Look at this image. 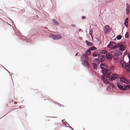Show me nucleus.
Listing matches in <instances>:
<instances>
[{
    "label": "nucleus",
    "instance_id": "f03ea898",
    "mask_svg": "<svg viewBox=\"0 0 130 130\" xmlns=\"http://www.w3.org/2000/svg\"><path fill=\"white\" fill-rule=\"evenodd\" d=\"M15 34L17 35L18 36L20 39L26 42H30V43L31 41L32 40V37H33V35H26V37L22 36L21 35L20 31L17 33H16Z\"/></svg>",
    "mask_w": 130,
    "mask_h": 130
},
{
    "label": "nucleus",
    "instance_id": "b1692460",
    "mask_svg": "<svg viewBox=\"0 0 130 130\" xmlns=\"http://www.w3.org/2000/svg\"><path fill=\"white\" fill-rule=\"evenodd\" d=\"M18 109V108H12L11 109V110L10 111H9V112H8L5 115H4V116L3 117H2L1 118H0V119L2 118L3 117H4L5 116H6V115H7L8 114V113H9L10 112V111H12L13 110H15V109Z\"/></svg>",
    "mask_w": 130,
    "mask_h": 130
},
{
    "label": "nucleus",
    "instance_id": "a211bd4d",
    "mask_svg": "<svg viewBox=\"0 0 130 130\" xmlns=\"http://www.w3.org/2000/svg\"><path fill=\"white\" fill-rule=\"evenodd\" d=\"M126 49V47L123 44H121L120 45V46L119 48V50L120 51H125Z\"/></svg>",
    "mask_w": 130,
    "mask_h": 130
},
{
    "label": "nucleus",
    "instance_id": "a18cd8bd",
    "mask_svg": "<svg viewBox=\"0 0 130 130\" xmlns=\"http://www.w3.org/2000/svg\"><path fill=\"white\" fill-rule=\"evenodd\" d=\"M90 34V35L91 36L92 38V34H93L92 32H91V34Z\"/></svg>",
    "mask_w": 130,
    "mask_h": 130
},
{
    "label": "nucleus",
    "instance_id": "864d4df0",
    "mask_svg": "<svg viewBox=\"0 0 130 130\" xmlns=\"http://www.w3.org/2000/svg\"><path fill=\"white\" fill-rule=\"evenodd\" d=\"M13 74L12 73H11H11L10 74V76H11V78H12V76H11V75H12V74Z\"/></svg>",
    "mask_w": 130,
    "mask_h": 130
},
{
    "label": "nucleus",
    "instance_id": "a878e982",
    "mask_svg": "<svg viewBox=\"0 0 130 130\" xmlns=\"http://www.w3.org/2000/svg\"><path fill=\"white\" fill-rule=\"evenodd\" d=\"M120 46V45L118 43L114 45V49L118 47L119 48Z\"/></svg>",
    "mask_w": 130,
    "mask_h": 130
},
{
    "label": "nucleus",
    "instance_id": "603ef678",
    "mask_svg": "<svg viewBox=\"0 0 130 130\" xmlns=\"http://www.w3.org/2000/svg\"><path fill=\"white\" fill-rule=\"evenodd\" d=\"M24 106L23 107H21V106H20V107H19V108H20V109H21V108H24Z\"/></svg>",
    "mask_w": 130,
    "mask_h": 130
},
{
    "label": "nucleus",
    "instance_id": "393cba45",
    "mask_svg": "<svg viewBox=\"0 0 130 130\" xmlns=\"http://www.w3.org/2000/svg\"><path fill=\"white\" fill-rule=\"evenodd\" d=\"M125 38H129V35L128 32V31H127L125 35Z\"/></svg>",
    "mask_w": 130,
    "mask_h": 130
},
{
    "label": "nucleus",
    "instance_id": "e2e57ef3",
    "mask_svg": "<svg viewBox=\"0 0 130 130\" xmlns=\"http://www.w3.org/2000/svg\"><path fill=\"white\" fill-rule=\"evenodd\" d=\"M65 122H66H66V121H65Z\"/></svg>",
    "mask_w": 130,
    "mask_h": 130
},
{
    "label": "nucleus",
    "instance_id": "423d86ee",
    "mask_svg": "<svg viewBox=\"0 0 130 130\" xmlns=\"http://www.w3.org/2000/svg\"><path fill=\"white\" fill-rule=\"evenodd\" d=\"M119 79L120 81L126 84L129 83L128 80H127L125 78L122 77L119 78V76L117 74L114 73V80L116 79Z\"/></svg>",
    "mask_w": 130,
    "mask_h": 130
},
{
    "label": "nucleus",
    "instance_id": "09e8293b",
    "mask_svg": "<svg viewBox=\"0 0 130 130\" xmlns=\"http://www.w3.org/2000/svg\"><path fill=\"white\" fill-rule=\"evenodd\" d=\"M79 54V53H76V54L75 55V56H76L78 55V54Z\"/></svg>",
    "mask_w": 130,
    "mask_h": 130
},
{
    "label": "nucleus",
    "instance_id": "412c9836",
    "mask_svg": "<svg viewBox=\"0 0 130 130\" xmlns=\"http://www.w3.org/2000/svg\"><path fill=\"white\" fill-rule=\"evenodd\" d=\"M91 52L88 49V50H87L85 51V54L89 56L90 55L91 53Z\"/></svg>",
    "mask_w": 130,
    "mask_h": 130
},
{
    "label": "nucleus",
    "instance_id": "dca6fc26",
    "mask_svg": "<svg viewBox=\"0 0 130 130\" xmlns=\"http://www.w3.org/2000/svg\"><path fill=\"white\" fill-rule=\"evenodd\" d=\"M85 43L86 45L88 46H93V43L89 42V41L87 40H86L85 41Z\"/></svg>",
    "mask_w": 130,
    "mask_h": 130
},
{
    "label": "nucleus",
    "instance_id": "c756f323",
    "mask_svg": "<svg viewBox=\"0 0 130 130\" xmlns=\"http://www.w3.org/2000/svg\"><path fill=\"white\" fill-rule=\"evenodd\" d=\"M125 63H126L124 61L121 64V66L123 68H124L125 67Z\"/></svg>",
    "mask_w": 130,
    "mask_h": 130
},
{
    "label": "nucleus",
    "instance_id": "37998d69",
    "mask_svg": "<svg viewBox=\"0 0 130 130\" xmlns=\"http://www.w3.org/2000/svg\"><path fill=\"white\" fill-rule=\"evenodd\" d=\"M2 66H3V68L5 70H6L7 71H8V70L6 69V68H5L3 66H2Z\"/></svg>",
    "mask_w": 130,
    "mask_h": 130
},
{
    "label": "nucleus",
    "instance_id": "a19ab883",
    "mask_svg": "<svg viewBox=\"0 0 130 130\" xmlns=\"http://www.w3.org/2000/svg\"><path fill=\"white\" fill-rule=\"evenodd\" d=\"M78 31L79 32H80L81 31H82V32H83V30H82V29H78Z\"/></svg>",
    "mask_w": 130,
    "mask_h": 130
},
{
    "label": "nucleus",
    "instance_id": "f704fd0d",
    "mask_svg": "<svg viewBox=\"0 0 130 130\" xmlns=\"http://www.w3.org/2000/svg\"><path fill=\"white\" fill-rule=\"evenodd\" d=\"M86 17L85 16H82V20H85L86 19Z\"/></svg>",
    "mask_w": 130,
    "mask_h": 130
},
{
    "label": "nucleus",
    "instance_id": "7c9ffc66",
    "mask_svg": "<svg viewBox=\"0 0 130 130\" xmlns=\"http://www.w3.org/2000/svg\"><path fill=\"white\" fill-rule=\"evenodd\" d=\"M54 103L56 104H58V105H59V106H60V107L61 106H63L64 107V106L63 105H61L60 104H58V103H57L56 102H54Z\"/></svg>",
    "mask_w": 130,
    "mask_h": 130
},
{
    "label": "nucleus",
    "instance_id": "58836bf2",
    "mask_svg": "<svg viewBox=\"0 0 130 130\" xmlns=\"http://www.w3.org/2000/svg\"><path fill=\"white\" fill-rule=\"evenodd\" d=\"M71 25L73 27H75L76 26V25H75L74 24H71Z\"/></svg>",
    "mask_w": 130,
    "mask_h": 130
},
{
    "label": "nucleus",
    "instance_id": "3c124183",
    "mask_svg": "<svg viewBox=\"0 0 130 130\" xmlns=\"http://www.w3.org/2000/svg\"><path fill=\"white\" fill-rule=\"evenodd\" d=\"M44 29H48V28L47 27H44Z\"/></svg>",
    "mask_w": 130,
    "mask_h": 130
},
{
    "label": "nucleus",
    "instance_id": "2eb2a0df",
    "mask_svg": "<svg viewBox=\"0 0 130 130\" xmlns=\"http://www.w3.org/2000/svg\"><path fill=\"white\" fill-rule=\"evenodd\" d=\"M106 58L107 59H111L113 58L112 55L110 53H107L106 55ZM114 59V57H113Z\"/></svg>",
    "mask_w": 130,
    "mask_h": 130
},
{
    "label": "nucleus",
    "instance_id": "1a4fd4ad",
    "mask_svg": "<svg viewBox=\"0 0 130 130\" xmlns=\"http://www.w3.org/2000/svg\"><path fill=\"white\" fill-rule=\"evenodd\" d=\"M50 37L52 38L54 40H58L61 39L62 36L58 34H52L49 36Z\"/></svg>",
    "mask_w": 130,
    "mask_h": 130
},
{
    "label": "nucleus",
    "instance_id": "9d476101",
    "mask_svg": "<svg viewBox=\"0 0 130 130\" xmlns=\"http://www.w3.org/2000/svg\"><path fill=\"white\" fill-rule=\"evenodd\" d=\"M111 31V29L109 25H106L104 27L103 31L106 34L110 33Z\"/></svg>",
    "mask_w": 130,
    "mask_h": 130
},
{
    "label": "nucleus",
    "instance_id": "774afa93",
    "mask_svg": "<svg viewBox=\"0 0 130 130\" xmlns=\"http://www.w3.org/2000/svg\"><path fill=\"white\" fill-rule=\"evenodd\" d=\"M83 129H84V130H85L84 129V128H83Z\"/></svg>",
    "mask_w": 130,
    "mask_h": 130
},
{
    "label": "nucleus",
    "instance_id": "f257e3e1",
    "mask_svg": "<svg viewBox=\"0 0 130 130\" xmlns=\"http://www.w3.org/2000/svg\"><path fill=\"white\" fill-rule=\"evenodd\" d=\"M89 58L88 56L85 54L83 53L80 57V60L82 62V65L87 68H90L89 65Z\"/></svg>",
    "mask_w": 130,
    "mask_h": 130
},
{
    "label": "nucleus",
    "instance_id": "aec40b11",
    "mask_svg": "<svg viewBox=\"0 0 130 130\" xmlns=\"http://www.w3.org/2000/svg\"><path fill=\"white\" fill-rule=\"evenodd\" d=\"M52 21L53 23L56 25H58L59 24V22L56 19H52Z\"/></svg>",
    "mask_w": 130,
    "mask_h": 130
},
{
    "label": "nucleus",
    "instance_id": "0e129e2a",
    "mask_svg": "<svg viewBox=\"0 0 130 130\" xmlns=\"http://www.w3.org/2000/svg\"><path fill=\"white\" fill-rule=\"evenodd\" d=\"M113 63H114V60H113Z\"/></svg>",
    "mask_w": 130,
    "mask_h": 130
},
{
    "label": "nucleus",
    "instance_id": "6e6552de",
    "mask_svg": "<svg viewBox=\"0 0 130 130\" xmlns=\"http://www.w3.org/2000/svg\"><path fill=\"white\" fill-rule=\"evenodd\" d=\"M102 72L103 76L105 78H109L110 76H111V71L107 69L103 70Z\"/></svg>",
    "mask_w": 130,
    "mask_h": 130
},
{
    "label": "nucleus",
    "instance_id": "6ab92c4d",
    "mask_svg": "<svg viewBox=\"0 0 130 130\" xmlns=\"http://www.w3.org/2000/svg\"><path fill=\"white\" fill-rule=\"evenodd\" d=\"M128 18H127L125 20L124 23V25H125V26L126 27H128Z\"/></svg>",
    "mask_w": 130,
    "mask_h": 130
},
{
    "label": "nucleus",
    "instance_id": "79ce46f5",
    "mask_svg": "<svg viewBox=\"0 0 130 130\" xmlns=\"http://www.w3.org/2000/svg\"><path fill=\"white\" fill-rule=\"evenodd\" d=\"M9 20H10L12 22V23L13 24H14V22H13V20H12L10 18H9Z\"/></svg>",
    "mask_w": 130,
    "mask_h": 130
},
{
    "label": "nucleus",
    "instance_id": "de8ad7c7",
    "mask_svg": "<svg viewBox=\"0 0 130 130\" xmlns=\"http://www.w3.org/2000/svg\"><path fill=\"white\" fill-rule=\"evenodd\" d=\"M61 123H55V124L56 125H58V124H61Z\"/></svg>",
    "mask_w": 130,
    "mask_h": 130
},
{
    "label": "nucleus",
    "instance_id": "f3484780",
    "mask_svg": "<svg viewBox=\"0 0 130 130\" xmlns=\"http://www.w3.org/2000/svg\"><path fill=\"white\" fill-rule=\"evenodd\" d=\"M124 68H125L127 70L129 71L130 70V64H129L127 63H126L125 67Z\"/></svg>",
    "mask_w": 130,
    "mask_h": 130
},
{
    "label": "nucleus",
    "instance_id": "72a5a7b5",
    "mask_svg": "<svg viewBox=\"0 0 130 130\" xmlns=\"http://www.w3.org/2000/svg\"><path fill=\"white\" fill-rule=\"evenodd\" d=\"M127 51H126L123 54V57H124V56L126 55H127Z\"/></svg>",
    "mask_w": 130,
    "mask_h": 130
},
{
    "label": "nucleus",
    "instance_id": "0eeeda50",
    "mask_svg": "<svg viewBox=\"0 0 130 130\" xmlns=\"http://www.w3.org/2000/svg\"><path fill=\"white\" fill-rule=\"evenodd\" d=\"M122 51L118 50V49L117 51L114 50V60H118L119 56L121 55L122 54Z\"/></svg>",
    "mask_w": 130,
    "mask_h": 130
},
{
    "label": "nucleus",
    "instance_id": "e433bc0d",
    "mask_svg": "<svg viewBox=\"0 0 130 130\" xmlns=\"http://www.w3.org/2000/svg\"><path fill=\"white\" fill-rule=\"evenodd\" d=\"M124 61L123 60H121L120 61V64H121Z\"/></svg>",
    "mask_w": 130,
    "mask_h": 130
},
{
    "label": "nucleus",
    "instance_id": "13d9d810",
    "mask_svg": "<svg viewBox=\"0 0 130 130\" xmlns=\"http://www.w3.org/2000/svg\"><path fill=\"white\" fill-rule=\"evenodd\" d=\"M8 73H9V74H10L11 73H10V72L9 71H8Z\"/></svg>",
    "mask_w": 130,
    "mask_h": 130
},
{
    "label": "nucleus",
    "instance_id": "8fccbe9b",
    "mask_svg": "<svg viewBox=\"0 0 130 130\" xmlns=\"http://www.w3.org/2000/svg\"><path fill=\"white\" fill-rule=\"evenodd\" d=\"M13 102V100H11V101H10V103H11Z\"/></svg>",
    "mask_w": 130,
    "mask_h": 130
},
{
    "label": "nucleus",
    "instance_id": "ddd939ff",
    "mask_svg": "<svg viewBox=\"0 0 130 130\" xmlns=\"http://www.w3.org/2000/svg\"><path fill=\"white\" fill-rule=\"evenodd\" d=\"M126 14L128 15L129 14V13L130 7L129 4L128 3H126Z\"/></svg>",
    "mask_w": 130,
    "mask_h": 130
},
{
    "label": "nucleus",
    "instance_id": "ea45409f",
    "mask_svg": "<svg viewBox=\"0 0 130 130\" xmlns=\"http://www.w3.org/2000/svg\"><path fill=\"white\" fill-rule=\"evenodd\" d=\"M91 32H92V30L91 29H90L89 30V33L90 34H91Z\"/></svg>",
    "mask_w": 130,
    "mask_h": 130
},
{
    "label": "nucleus",
    "instance_id": "473e14b6",
    "mask_svg": "<svg viewBox=\"0 0 130 130\" xmlns=\"http://www.w3.org/2000/svg\"><path fill=\"white\" fill-rule=\"evenodd\" d=\"M92 56L94 57H97V55L96 52H95L92 54Z\"/></svg>",
    "mask_w": 130,
    "mask_h": 130
},
{
    "label": "nucleus",
    "instance_id": "7ed1b4c3",
    "mask_svg": "<svg viewBox=\"0 0 130 130\" xmlns=\"http://www.w3.org/2000/svg\"><path fill=\"white\" fill-rule=\"evenodd\" d=\"M100 78L104 83L107 84H109L110 86H109L107 87V89L108 90H109L111 89V88L112 90L114 89V84L113 83L109 82L107 79L104 77L102 75L101 76Z\"/></svg>",
    "mask_w": 130,
    "mask_h": 130
},
{
    "label": "nucleus",
    "instance_id": "c03bdc74",
    "mask_svg": "<svg viewBox=\"0 0 130 130\" xmlns=\"http://www.w3.org/2000/svg\"><path fill=\"white\" fill-rule=\"evenodd\" d=\"M90 34V35L91 36L92 38V34H93L92 32H91V34Z\"/></svg>",
    "mask_w": 130,
    "mask_h": 130
},
{
    "label": "nucleus",
    "instance_id": "c9c22d12",
    "mask_svg": "<svg viewBox=\"0 0 130 130\" xmlns=\"http://www.w3.org/2000/svg\"><path fill=\"white\" fill-rule=\"evenodd\" d=\"M128 56V57L129 60H130V54L129 52H128L127 54Z\"/></svg>",
    "mask_w": 130,
    "mask_h": 130
},
{
    "label": "nucleus",
    "instance_id": "4468645a",
    "mask_svg": "<svg viewBox=\"0 0 130 130\" xmlns=\"http://www.w3.org/2000/svg\"><path fill=\"white\" fill-rule=\"evenodd\" d=\"M93 65L94 69L96 71H97L98 70L97 67L98 66H99V64H98L97 63V62L94 61V59L93 61Z\"/></svg>",
    "mask_w": 130,
    "mask_h": 130
},
{
    "label": "nucleus",
    "instance_id": "5701e85b",
    "mask_svg": "<svg viewBox=\"0 0 130 130\" xmlns=\"http://www.w3.org/2000/svg\"><path fill=\"white\" fill-rule=\"evenodd\" d=\"M89 49L91 51H92L96 50L97 48L96 47L92 46L89 47Z\"/></svg>",
    "mask_w": 130,
    "mask_h": 130
},
{
    "label": "nucleus",
    "instance_id": "4d7b16f0",
    "mask_svg": "<svg viewBox=\"0 0 130 130\" xmlns=\"http://www.w3.org/2000/svg\"><path fill=\"white\" fill-rule=\"evenodd\" d=\"M14 104H16L17 103L16 102H14Z\"/></svg>",
    "mask_w": 130,
    "mask_h": 130
},
{
    "label": "nucleus",
    "instance_id": "bf43d9fd",
    "mask_svg": "<svg viewBox=\"0 0 130 130\" xmlns=\"http://www.w3.org/2000/svg\"><path fill=\"white\" fill-rule=\"evenodd\" d=\"M64 125H60V126H63H63H64Z\"/></svg>",
    "mask_w": 130,
    "mask_h": 130
},
{
    "label": "nucleus",
    "instance_id": "49530a36",
    "mask_svg": "<svg viewBox=\"0 0 130 130\" xmlns=\"http://www.w3.org/2000/svg\"><path fill=\"white\" fill-rule=\"evenodd\" d=\"M110 53L111 54L113 53H114V51H110Z\"/></svg>",
    "mask_w": 130,
    "mask_h": 130
},
{
    "label": "nucleus",
    "instance_id": "cd10ccee",
    "mask_svg": "<svg viewBox=\"0 0 130 130\" xmlns=\"http://www.w3.org/2000/svg\"><path fill=\"white\" fill-rule=\"evenodd\" d=\"M66 124H64V126H65L66 127H69V128H71L72 130H74V129L72 128V127L71 126H70L69 125V124H68L69 125V126H68L66 125Z\"/></svg>",
    "mask_w": 130,
    "mask_h": 130
},
{
    "label": "nucleus",
    "instance_id": "bb28decb",
    "mask_svg": "<svg viewBox=\"0 0 130 130\" xmlns=\"http://www.w3.org/2000/svg\"><path fill=\"white\" fill-rule=\"evenodd\" d=\"M109 82H110L112 81V80H114V77H109L108 78Z\"/></svg>",
    "mask_w": 130,
    "mask_h": 130
},
{
    "label": "nucleus",
    "instance_id": "f8f14e48",
    "mask_svg": "<svg viewBox=\"0 0 130 130\" xmlns=\"http://www.w3.org/2000/svg\"><path fill=\"white\" fill-rule=\"evenodd\" d=\"M114 41H110L109 43V44L107 45V47L108 48H110L111 50H114Z\"/></svg>",
    "mask_w": 130,
    "mask_h": 130
},
{
    "label": "nucleus",
    "instance_id": "4c0bfd02",
    "mask_svg": "<svg viewBox=\"0 0 130 130\" xmlns=\"http://www.w3.org/2000/svg\"><path fill=\"white\" fill-rule=\"evenodd\" d=\"M96 53L97 56H98L100 55L101 54V53H100V52H96Z\"/></svg>",
    "mask_w": 130,
    "mask_h": 130
},
{
    "label": "nucleus",
    "instance_id": "5fc2aeb1",
    "mask_svg": "<svg viewBox=\"0 0 130 130\" xmlns=\"http://www.w3.org/2000/svg\"><path fill=\"white\" fill-rule=\"evenodd\" d=\"M65 120L64 119L63 120H61V122L62 123H63V120Z\"/></svg>",
    "mask_w": 130,
    "mask_h": 130
},
{
    "label": "nucleus",
    "instance_id": "39448f33",
    "mask_svg": "<svg viewBox=\"0 0 130 130\" xmlns=\"http://www.w3.org/2000/svg\"><path fill=\"white\" fill-rule=\"evenodd\" d=\"M105 56L104 55H100L98 58H95L94 59V61L97 62L98 64L101 62H103L105 60Z\"/></svg>",
    "mask_w": 130,
    "mask_h": 130
},
{
    "label": "nucleus",
    "instance_id": "20e7f679",
    "mask_svg": "<svg viewBox=\"0 0 130 130\" xmlns=\"http://www.w3.org/2000/svg\"><path fill=\"white\" fill-rule=\"evenodd\" d=\"M117 86L120 90L123 91H125L127 89H130V86L129 85L125 84L123 86L119 84H117Z\"/></svg>",
    "mask_w": 130,
    "mask_h": 130
},
{
    "label": "nucleus",
    "instance_id": "2f4dec72",
    "mask_svg": "<svg viewBox=\"0 0 130 130\" xmlns=\"http://www.w3.org/2000/svg\"><path fill=\"white\" fill-rule=\"evenodd\" d=\"M94 38L95 39H96L97 41L100 42V41H101V40H100V39H99V37H94Z\"/></svg>",
    "mask_w": 130,
    "mask_h": 130
},
{
    "label": "nucleus",
    "instance_id": "c85d7f7f",
    "mask_svg": "<svg viewBox=\"0 0 130 130\" xmlns=\"http://www.w3.org/2000/svg\"><path fill=\"white\" fill-rule=\"evenodd\" d=\"M99 52L101 54L102 53L105 54L106 53V51L105 50H101Z\"/></svg>",
    "mask_w": 130,
    "mask_h": 130
},
{
    "label": "nucleus",
    "instance_id": "4be33fe9",
    "mask_svg": "<svg viewBox=\"0 0 130 130\" xmlns=\"http://www.w3.org/2000/svg\"><path fill=\"white\" fill-rule=\"evenodd\" d=\"M122 36L120 35H119L117 36L116 38L114 39V40L116 41V39L118 40H120L122 38Z\"/></svg>",
    "mask_w": 130,
    "mask_h": 130
},
{
    "label": "nucleus",
    "instance_id": "6e6d98bb",
    "mask_svg": "<svg viewBox=\"0 0 130 130\" xmlns=\"http://www.w3.org/2000/svg\"><path fill=\"white\" fill-rule=\"evenodd\" d=\"M79 38L80 39H82V37H79Z\"/></svg>",
    "mask_w": 130,
    "mask_h": 130
},
{
    "label": "nucleus",
    "instance_id": "680f3d73",
    "mask_svg": "<svg viewBox=\"0 0 130 130\" xmlns=\"http://www.w3.org/2000/svg\"><path fill=\"white\" fill-rule=\"evenodd\" d=\"M47 96H45L44 97H45V98H46L47 97Z\"/></svg>",
    "mask_w": 130,
    "mask_h": 130
},
{
    "label": "nucleus",
    "instance_id": "338daca9",
    "mask_svg": "<svg viewBox=\"0 0 130 130\" xmlns=\"http://www.w3.org/2000/svg\"><path fill=\"white\" fill-rule=\"evenodd\" d=\"M112 32L113 33H114V31H112Z\"/></svg>",
    "mask_w": 130,
    "mask_h": 130
},
{
    "label": "nucleus",
    "instance_id": "69168bd1",
    "mask_svg": "<svg viewBox=\"0 0 130 130\" xmlns=\"http://www.w3.org/2000/svg\"><path fill=\"white\" fill-rule=\"evenodd\" d=\"M114 89H115V86H114Z\"/></svg>",
    "mask_w": 130,
    "mask_h": 130
},
{
    "label": "nucleus",
    "instance_id": "9b49d317",
    "mask_svg": "<svg viewBox=\"0 0 130 130\" xmlns=\"http://www.w3.org/2000/svg\"><path fill=\"white\" fill-rule=\"evenodd\" d=\"M100 67L102 69V71L103 70H105L107 69L106 65L104 63H101L100 65Z\"/></svg>",
    "mask_w": 130,
    "mask_h": 130
},
{
    "label": "nucleus",
    "instance_id": "052dcab7",
    "mask_svg": "<svg viewBox=\"0 0 130 130\" xmlns=\"http://www.w3.org/2000/svg\"><path fill=\"white\" fill-rule=\"evenodd\" d=\"M116 44V43L115 42H114V44Z\"/></svg>",
    "mask_w": 130,
    "mask_h": 130
}]
</instances>
